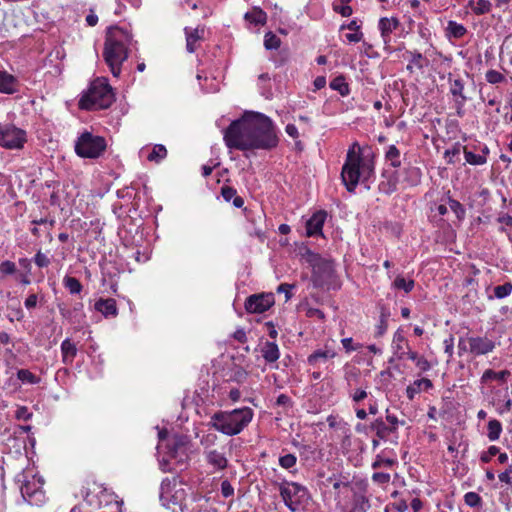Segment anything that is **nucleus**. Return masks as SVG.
I'll use <instances>...</instances> for the list:
<instances>
[{"label":"nucleus","instance_id":"obj_35","mask_svg":"<svg viewBox=\"0 0 512 512\" xmlns=\"http://www.w3.org/2000/svg\"><path fill=\"white\" fill-rule=\"evenodd\" d=\"M368 388V382L365 381L364 383L359 384L358 387H351L347 389V393L352 402L359 404L360 402L367 398Z\"/></svg>","mask_w":512,"mask_h":512},{"label":"nucleus","instance_id":"obj_2","mask_svg":"<svg viewBox=\"0 0 512 512\" xmlns=\"http://www.w3.org/2000/svg\"><path fill=\"white\" fill-rule=\"evenodd\" d=\"M375 178V155L368 147L354 142L348 149L342 166L341 179L346 189L354 193L359 184L369 188Z\"/></svg>","mask_w":512,"mask_h":512},{"label":"nucleus","instance_id":"obj_1","mask_svg":"<svg viewBox=\"0 0 512 512\" xmlns=\"http://www.w3.org/2000/svg\"><path fill=\"white\" fill-rule=\"evenodd\" d=\"M224 141L230 149L271 150L278 145L279 138L271 118L263 113L250 111L229 125Z\"/></svg>","mask_w":512,"mask_h":512},{"label":"nucleus","instance_id":"obj_16","mask_svg":"<svg viewBox=\"0 0 512 512\" xmlns=\"http://www.w3.org/2000/svg\"><path fill=\"white\" fill-rule=\"evenodd\" d=\"M448 82L450 85L449 91L457 107V114L461 115V110L468 100V97L464 94V80L461 77L453 78L452 74H449Z\"/></svg>","mask_w":512,"mask_h":512},{"label":"nucleus","instance_id":"obj_57","mask_svg":"<svg viewBox=\"0 0 512 512\" xmlns=\"http://www.w3.org/2000/svg\"><path fill=\"white\" fill-rule=\"evenodd\" d=\"M34 263L39 268H45L48 267L50 264V259L41 251H38L34 256Z\"/></svg>","mask_w":512,"mask_h":512},{"label":"nucleus","instance_id":"obj_60","mask_svg":"<svg viewBox=\"0 0 512 512\" xmlns=\"http://www.w3.org/2000/svg\"><path fill=\"white\" fill-rule=\"evenodd\" d=\"M15 417L18 420L28 421L31 419L32 413L29 412V410L26 406H20L17 408V410L15 412Z\"/></svg>","mask_w":512,"mask_h":512},{"label":"nucleus","instance_id":"obj_62","mask_svg":"<svg viewBox=\"0 0 512 512\" xmlns=\"http://www.w3.org/2000/svg\"><path fill=\"white\" fill-rule=\"evenodd\" d=\"M221 195L226 202H230L237 195V191L233 187L224 186L221 188Z\"/></svg>","mask_w":512,"mask_h":512},{"label":"nucleus","instance_id":"obj_32","mask_svg":"<svg viewBox=\"0 0 512 512\" xmlns=\"http://www.w3.org/2000/svg\"><path fill=\"white\" fill-rule=\"evenodd\" d=\"M344 379L347 384V389L358 386L361 384V371L355 366L346 364L344 366Z\"/></svg>","mask_w":512,"mask_h":512},{"label":"nucleus","instance_id":"obj_47","mask_svg":"<svg viewBox=\"0 0 512 512\" xmlns=\"http://www.w3.org/2000/svg\"><path fill=\"white\" fill-rule=\"evenodd\" d=\"M485 80L492 85L506 82V77L499 71L490 69L485 73Z\"/></svg>","mask_w":512,"mask_h":512},{"label":"nucleus","instance_id":"obj_51","mask_svg":"<svg viewBox=\"0 0 512 512\" xmlns=\"http://www.w3.org/2000/svg\"><path fill=\"white\" fill-rule=\"evenodd\" d=\"M512 293V283L506 282L494 288V297L497 299H504Z\"/></svg>","mask_w":512,"mask_h":512},{"label":"nucleus","instance_id":"obj_39","mask_svg":"<svg viewBox=\"0 0 512 512\" xmlns=\"http://www.w3.org/2000/svg\"><path fill=\"white\" fill-rule=\"evenodd\" d=\"M395 290H403L405 293L411 292L415 287V282L412 279L406 280L402 275H398L391 284Z\"/></svg>","mask_w":512,"mask_h":512},{"label":"nucleus","instance_id":"obj_37","mask_svg":"<svg viewBox=\"0 0 512 512\" xmlns=\"http://www.w3.org/2000/svg\"><path fill=\"white\" fill-rule=\"evenodd\" d=\"M332 90L339 92V94L343 97L348 96L350 93V88L348 83L345 80V77L340 75L335 77L329 84Z\"/></svg>","mask_w":512,"mask_h":512},{"label":"nucleus","instance_id":"obj_4","mask_svg":"<svg viewBox=\"0 0 512 512\" xmlns=\"http://www.w3.org/2000/svg\"><path fill=\"white\" fill-rule=\"evenodd\" d=\"M132 43V35L125 29L111 27L108 29L103 57L114 77H119L121 66L128 58V47Z\"/></svg>","mask_w":512,"mask_h":512},{"label":"nucleus","instance_id":"obj_19","mask_svg":"<svg viewBox=\"0 0 512 512\" xmlns=\"http://www.w3.org/2000/svg\"><path fill=\"white\" fill-rule=\"evenodd\" d=\"M404 57L408 60L406 70L410 73H413L415 69L423 71L429 64L428 59L418 50H407Z\"/></svg>","mask_w":512,"mask_h":512},{"label":"nucleus","instance_id":"obj_44","mask_svg":"<svg viewBox=\"0 0 512 512\" xmlns=\"http://www.w3.org/2000/svg\"><path fill=\"white\" fill-rule=\"evenodd\" d=\"M463 148H466V146H463L461 143L456 142L452 145L451 148L446 149L444 152V157L447 159V162L449 164L456 163L459 155L461 152H463Z\"/></svg>","mask_w":512,"mask_h":512},{"label":"nucleus","instance_id":"obj_17","mask_svg":"<svg viewBox=\"0 0 512 512\" xmlns=\"http://www.w3.org/2000/svg\"><path fill=\"white\" fill-rule=\"evenodd\" d=\"M314 274L329 277L333 273V262L321 257L319 254L309 251L306 257Z\"/></svg>","mask_w":512,"mask_h":512},{"label":"nucleus","instance_id":"obj_36","mask_svg":"<svg viewBox=\"0 0 512 512\" xmlns=\"http://www.w3.org/2000/svg\"><path fill=\"white\" fill-rule=\"evenodd\" d=\"M244 18L251 24L264 25L267 21V14L259 7H254L251 11L245 13Z\"/></svg>","mask_w":512,"mask_h":512},{"label":"nucleus","instance_id":"obj_48","mask_svg":"<svg viewBox=\"0 0 512 512\" xmlns=\"http://www.w3.org/2000/svg\"><path fill=\"white\" fill-rule=\"evenodd\" d=\"M278 463L283 469L290 470L296 466L297 457L292 453H287L279 457Z\"/></svg>","mask_w":512,"mask_h":512},{"label":"nucleus","instance_id":"obj_12","mask_svg":"<svg viewBox=\"0 0 512 512\" xmlns=\"http://www.w3.org/2000/svg\"><path fill=\"white\" fill-rule=\"evenodd\" d=\"M84 501L93 508H101L103 506L102 498H105V505H111L115 498L114 493L109 492L102 485L92 483L82 490Z\"/></svg>","mask_w":512,"mask_h":512},{"label":"nucleus","instance_id":"obj_21","mask_svg":"<svg viewBox=\"0 0 512 512\" xmlns=\"http://www.w3.org/2000/svg\"><path fill=\"white\" fill-rule=\"evenodd\" d=\"M402 177L401 181L406 186L413 187L417 186L421 182L422 172L420 168L409 165L405 167L396 178ZM400 181V179H398Z\"/></svg>","mask_w":512,"mask_h":512},{"label":"nucleus","instance_id":"obj_26","mask_svg":"<svg viewBox=\"0 0 512 512\" xmlns=\"http://www.w3.org/2000/svg\"><path fill=\"white\" fill-rule=\"evenodd\" d=\"M433 387V383L428 378H422L415 380L412 384L406 388V396L409 400H413L417 394L422 391H428Z\"/></svg>","mask_w":512,"mask_h":512},{"label":"nucleus","instance_id":"obj_8","mask_svg":"<svg viewBox=\"0 0 512 512\" xmlns=\"http://www.w3.org/2000/svg\"><path fill=\"white\" fill-rule=\"evenodd\" d=\"M106 148V139L89 131L81 133L75 141V152L81 158L97 159Z\"/></svg>","mask_w":512,"mask_h":512},{"label":"nucleus","instance_id":"obj_31","mask_svg":"<svg viewBox=\"0 0 512 512\" xmlns=\"http://www.w3.org/2000/svg\"><path fill=\"white\" fill-rule=\"evenodd\" d=\"M336 356V352L333 349H318L308 356L307 362L310 365H317L322 362H326L329 359H333Z\"/></svg>","mask_w":512,"mask_h":512},{"label":"nucleus","instance_id":"obj_63","mask_svg":"<svg viewBox=\"0 0 512 512\" xmlns=\"http://www.w3.org/2000/svg\"><path fill=\"white\" fill-rule=\"evenodd\" d=\"M499 480L502 483L512 486V466L510 465L507 469L498 475Z\"/></svg>","mask_w":512,"mask_h":512},{"label":"nucleus","instance_id":"obj_41","mask_svg":"<svg viewBox=\"0 0 512 512\" xmlns=\"http://www.w3.org/2000/svg\"><path fill=\"white\" fill-rule=\"evenodd\" d=\"M487 429V437L490 441H497L503 430L501 422L497 419L489 420Z\"/></svg>","mask_w":512,"mask_h":512},{"label":"nucleus","instance_id":"obj_40","mask_svg":"<svg viewBox=\"0 0 512 512\" xmlns=\"http://www.w3.org/2000/svg\"><path fill=\"white\" fill-rule=\"evenodd\" d=\"M400 156V150L395 145L392 144L388 146L385 153V159L392 167L399 168L401 166Z\"/></svg>","mask_w":512,"mask_h":512},{"label":"nucleus","instance_id":"obj_64","mask_svg":"<svg viewBox=\"0 0 512 512\" xmlns=\"http://www.w3.org/2000/svg\"><path fill=\"white\" fill-rule=\"evenodd\" d=\"M221 494L225 498L234 495V488L228 480H224L221 482Z\"/></svg>","mask_w":512,"mask_h":512},{"label":"nucleus","instance_id":"obj_33","mask_svg":"<svg viewBox=\"0 0 512 512\" xmlns=\"http://www.w3.org/2000/svg\"><path fill=\"white\" fill-rule=\"evenodd\" d=\"M467 29L463 24L450 20L445 28V36L450 39H460L465 36Z\"/></svg>","mask_w":512,"mask_h":512},{"label":"nucleus","instance_id":"obj_5","mask_svg":"<svg viewBox=\"0 0 512 512\" xmlns=\"http://www.w3.org/2000/svg\"><path fill=\"white\" fill-rule=\"evenodd\" d=\"M253 417V409L245 406L229 411L215 412L210 417L209 425L226 436H235L248 427Z\"/></svg>","mask_w":512,"mask_h":512},{"label":"nucleus","instance_id":"obj_14","mask_svg":"<svg viewBox=\"0 0 512 512\" xmlns=\"http://www.w3.org/2000/svg\"><path fill=\"white\" fill-rule=\"evenodd\" d=\"M467 343L469 345V353L474 357L487 355L496 348V342L487 336H467Z\"/></svg>","mask_w":512,"mask_h":512},{"label":"nucleus","instance_id":"obj_53","mask_svg":"<svg viewBox=\"0 0 512 512\" xmlns=\"http://www.w3.org/2000/svg\"><path fill=\"white\" fill-rule=\"evenodd\" d=\"M500 451V448L492 445L486 451H483L480 455V461L482 463H489L492 457L496 456Z\"/></svg>","mask_w":512,"mask_h":512},{"label":"nucleus","instance_id":"obj_42","mask_svg":"<svg viewBox=\"0 0 512 512\" xmlns=\"http://www.w3.org/2000/svg\"><path fill=\"white\" fill-rule=\"evenodd\" d=\"M463 154L465 157L466 163L473 166H481L487 163V159L484 155H480L479 153H474L471 150H468L467 147L463 148Z\"/></svg>","mask_w":512,"mask_h":512},{"label":"nucleus","instance_id":"obj_3","mask_svg":"<svg viewBox=\"0 0 512 512\" xmlns=\"http://www.w3.org/2000/svg\"><path fill=\"white\" fill-rule=\"evenodd\" d=\"M158 438V462L163 472H171L174 469L172 463L182 466L187 462L191 447L187 436L176 434L168 437L167 430L159 429Z\"/></svg>","mask_w":512,"mask_h":512},{"label":"nucleus","instance_id":"obj_34","mask_svg":"<svg viewBox=\"0 0 512 512\" xmlns=\"http://www.w3.org/2000/svg\"><path fill=\"white\" fill-rule=\"evenodd\" d=\"M509 376L510 371L508 370L494 371L492 369H487L482 374L480 382L481 384H487L489 381L495 380L504 383Z\"/></svg>","mask_w":512,"mask_h":512},{"label":"nucleus","instance_id":"obj_46","mask_svg":"<svg viewBox=\"0 0 512 512\" xmlns=\"http://www.w3.org/2000/svg\"><path fill=\"white\" fill-rule=\"evenodd\" d=\"M464 502L471 508H482L483 505L481 496L476 492H467L464 495Z\"/></svg>","mask_w":512,"mask_h":512},{"label":"nucleus","instance_id":"obj_49","mask_svg":"<svg viewBox=\"0 0 512 512\" xmlns=\"http://www.w3.org/2000/svg\"><path fill=\"white\" fill-rule=\"evenodd\" d=\"M17 378L23 383L38 384L40 382V378L27 369L18 370Z\"/></svg>","mask_w":512,"mask_h":512},{"label":"nucleus","instance_id":"obj_45","mask_svg":"<svg viewBox=\"0 0 512 512\" xmlns=\"http://www.w3.org/2000/svg\"><path fill=\"white\" fill-rule=\"evenodd\" d=\"M352 507L360 512H366L370 507L368 499L361 493L353 492L352 496Z\"/></svg>","mask_w":512,"mask_h":512},{"label":"nucleus","instance_id":"obj_54","mask_svg":"<svg viewBox=\"0 0 512 512\" xmlns=\"http://www.w3.org/2000/svg\"><path fill=\"white\" fill-rule=\"evenodd\" d=\"M16 271V265L14 262L6 260L0 263V275H12Z\"/></svg>","mask_w":512,"mask_h":512},{"label":"nucleus","instance_id":"obj_9","mask_svg":"<svg viewBox=\"0 0 512 512\" xmlns=\"http://www.w3.org/2000/svg\"><path fill=\"white\" fill-rule=\"evenodd\" d=\"M186 496L187 490L178 476L162 480L159 499L164 507L171 509L173 506H181Z\"/></svg>","mask_w":512,"mask_h":512},{"label":"nucleus","instance_id":"obj_30","mask_svg":"<svg viewBox=\"0 0 512 512\" xmlns=\"http://www.w3.org/2000/svg\"><path fill=\"white\" fill-rule=\"evenodd\" d=\"M147 152L146 158L150 162L160 163L167 156V149L162 144H156L151 149L142 148L141 154Z\"/></svg>","mask_w":512,"mask_h":512},{"label":"nucleus","instance_id":"obj_18","mask_svg":"<svg viewBox=\"0 0 512 512\" xmlns=\"http://www.w3.org/2000/svg\"><path fill=\"white\" fill-rule=\"evenodd\" d=\"M327 218L324 210L316 211L306 222V234L309 237L322 235L323 225Z\"/></svg>","mask_w":512,"mask_h":512},{"label":"nucleus","instance_id":"obj_20","mask_svg":"<svg viewBox=\"0 0 512 512\" xmlns=\"http://www.w3.org/2000/svg\"><path fill=\"white\" fill-rule=\"evenodd\" d=\"M391 347L397 359L402 360L405 358L406 351L407 349H409L410 346L407 342V339L402 329L399 328L394 333Z\"/></svg>","mask_w":512,"mask_h":512},{"label":"nucleus","instance_id":"obj_43","mask_svg":"<svg viewBox=\"0 0 512 512\" xmlns=\"http://www.w3.org/2000/svg\"><path fill=\"white\" fill-rule=\"evenodd\" d=\"M63 286L70 292V294H80L83 286L80 281L72 276L66 275L63 278Z\"/></svg>","mask_w":512,"mask_h":512},{"label":"nucleus","instance_id":"obj_23","mask_svg":"<svg viewBox=\"0 0 512 512\" xmlns=\"http://www.w3.org/2000/svg\"><path fill=\"white\" fill-rule=\"evenodd\" d=\"M94 308L106 318L116 317L118 314L116 301L112 298H100L95 302Z\"/></svg>","mask_w":512,"mask_h":512},{"label":"nucleus","instance_id":"obj_38","mask_svg":"<svg viewBox=\"0 0 512 512\" xmlns=\"http://www.w3.org/2000/svg\"><path fill=\"white\" fill-rule=\"evenodd\" d=\"M468 7L472 9L474 14L484 15L491 11L492 4L489 0H478L477 2H474V0H470L468 2Z\"/></svg>","mask_w":512,"mask_h":512},{"label":"nucleus","instance_id":"obj_15","mask_svg":"<svg viewBox=\"0 0 512 512\" xmlns=\"http://www.w3.org/2000/svg\"><path fill=\"white\" fill-rule=\"evenodd\" d=\"M400 22L396 17H382L378 22V29L384 44V50L392 53L391 34L398 29Z\"/></svg>","mask_w":512,"mask_h":512},{"label":"nucleus","instance_id":"obj_56","mask_svg":"<svg viewBox=\"0 0 512 512\" xmlns=\"http://www.w3.org/2000/svg\"><path fill=\"white\" fill-rule=\"evenodd\" d=\"M342 346L346 352L357 351L362 347V344H354L353 339L351 337L343 338L341 340Z\"/></svg>","mask_w":512,"mask_h":512},{"label":"nucleus","instance_id":"obj_13","mask_svg":"<svg viewBox=\"0 0 512 512\" xmlns=\"http://www.w3.org/2000/svg\"><path fill=\"white\" fill-rule=\"evenodd\" d=\"M275 303L272 293L253 294L247 297L245 309L248 313L261 314L269 310Z\"/></svg>","mask_w":512,"mask_h":512},{"label":"nucleus","instance_id":"obj_50","mask_svg":"<svg viewBox=\"0 0 512 512\" xmlns=\"http://www.w3.org/2000/svg\"><path fill=\"white\" fill-rule=\"evenodd\" d=\"M281 40L273 32H267L264 36V47L267 50H276L280 47Z\"/></svg>","mask_w":512,"mask_h":512},{"label":"nucleus","instance_id":"obj_55","mask_svg":"<svg viewBox=\"0 0 512 512\" xmlns=\"http://www.w3.org/2000/svg\"><path fill=\"white\" fill-rule=\"evenodd\" d=\"M395 463L396 461L394 459L382 458L378 455L375 461L372 463V468L377 469L381 466L392 467Z\"/></svg>","mask_w":512,"mask_h":512},{"label":"nucleus","instance_id":"obj_10","mask_svg":"<svg viewBox=\"0 0 512 512\" xmlns=\"http://www.w3.org/2000/svg\"><path fill=\"white\" fill-rule=\"evenodd\" d=\"M20 490L23 498L30 504L40 506L45 502L44 480L41 476L25 471L19 475Z\"/></svg>","mask_w":512,"mask_h":512},{"label":"nucleus","instance_id":"obj_11","mask_svg":"<svg viewBox=\"0 0 512 512\" xmlns=\"http://www.w3.org/2000/svg\"><path fill=\"white\" fill-rule=\"evenodd\" d=\"M27 132L12 123L0 122V147L21 150L27 143Z\"/></svg>","mask_w":512,"mask_h":512},{"label":"nucleus","instance_id":"obj_27","mask_svg":"<svg viewBox=\"0 0 512 512\" xmlns=\"http://www.w3.org/2000/svg\"><path fill=\"white\" fill-rule=\"evenodd\" d=\"M374 431L376 437L380 440L387 441L390 434L395 433L389 424L381 417L375 419L369 426Z\"/></svg>","mask_w":512,"mask_h":512},{"label":"nucleus","instance_id":"obj_61","mask_svg":"<svg viewBox=\"0 0 512 512\" xmlns=\"http://www.w3.org/2000/svg\"><path fill=\"white\" fill-rule=\"evenodd\" d=\"M372 480L374 483L384 485L389 483L390 481V474L384 473V472H375L372 475Z\"/></svg>","mask_w":512,"mask_h":512},{"label":"nucleus","instance_id":"obj_6","mask_svg":"<svg viewBox=\"0 0 512 512\" xmlns=\"http://www.w3.org/2000/svg\"><path fill=\"white\" fill-rule=\"evenodd\" d=\"M113 101L112 87L105 78H100L92 82L88 92L81 97L79 106L85 110L106 109Z\"/></svg>","mask_w":512,"mask_h":512},{"label":"nucleus","instance_id":"obj_52","mask_svg":"<svg viewBox=\"0 0 512 512\" xmlns=\"http://www.w3.org/2000/svg\"><path fill=\"white\" fill-rule=\"evenodd\" d=\"M448 204L449 208L454 212L458 220L464 219L466 211L464 206L459 201L449 198Z\"/></svg>","mask_w":512,"mask_h":512},{"label":"nucleus","instance_id":"obj_29","mask_svg":"<svg viewBox=\"0 0 512 512\" xmlns=\"http://www.w3.org/2000/svg\"><path fill=\"white\" fill-rule=\"evenodd\" d=\"M60 349L62 362L66 365L72 364L77 355L76 345L69 338H66L62 341Z\"/></svg>","mask_w":512,"mask_h":512},{"label":"nucleus","instance_id":"obj_58","mask_svg":"<svg viewBox=\"0 0 512 512\" xmlns=\"http://www.w3.org/2000/svg\"><path fill=\"white\" fill-rule=\"evenodd\" d=\"M185 31V35L188 37V36H191L193 38V42H197L198 40H200L202 37H203V34H204V28H195L193 30H191L190 28L188 27H185L184 29Z\"/></svg>","mask_w":512,"mask_h":512},{"label":"nucleus","instance_id":"obj_28","mask_svg":"<svg viewBox=\"0 0 512 512\" xmlns=\"http://www.w3.org/2000/svg\"><path fill=\"white\" fill-rule=\"evenodd\" d=\"M391 316L390 310L388 307L381 305L379 307V320L377 325L375 326V337L380 338L387 332L388 329V321Z\"/></svg>","mask_w":512,"mask_h":512},{"label":"nucleus","instance_id":"obj_24","mask_svg":"<svg viewBox=\"0 0 512 512\" xmlns=\"http://www.w3.org/2000/svg\"><path fill=\"white\" fill-rule=\"evenodd\" d=\"M18 80L7 71L0 70V93L14 94L18 91Z\"/></svg>","mask_w":512,"mask_h":512},{"label":"nucleus","instance_id":"obj_22","mask_svg":"<svg viewBox=\"0 0 512 512\" xmlns=\"http://www.w3.org/2000/svg\"><path fill=\"white\" fill-rule=\"evenodd\" d=\"M260 353L267 364L276 363L280 357L279 347L274 341H265L260 345Z\"/></svg>","mask_w":512,"mask_h":512},{"label":"nucleus","instance_id":"obj_59","mask_svg":"<svg viewBox=\"0 0 512 512\" xmlns=\"http://www.w3.org/2000/svg\"><path fill=\"white\" fill-rule=\"evenodd\" d=\"M385 421L389 424V427H391L395 433L397 432L399 425H404V421H400L396 415L390 414L388 412Z\"/></svg>","mask_w":512,"mask_h":512},{"label":"nucleus","instance_id":"obj_7","mask_svg":"<svg viewBox=\"0 0 512 512\" xmlns=\"http://www.w3.org/2000/svg\"><path fill=\"white\" fill-rule=\"evenodd\" d=\"M279 493L285 506L291 512L304 509L311 499L307 487L293 481H284L279 484Z\"/></svg>","mask_w":512,"mask_h":512},{"label":"nucleus","instance_id":"obj_25","mask_svg":"<svg viewBox=\"0 0 512 512\" xmlns=\"http://www.w3.org/2000/svg\"><path fill=\"white\" fill-rule=\"evenodd\" d=\"M206 462L213 467L215 471L223 470L227 467L228 460L224 453L216 449L209 450L205 453Z\"/></svg>","mask_w":512,"mask_h":512}]
</instances>
